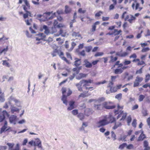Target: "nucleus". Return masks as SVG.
<instances>
[{
	"label": "nucleus",
	"mask_w": 150,
	"mask_h": 150,
	"mask_svg": "<svg viewBox=\"0 0 150 150\" xmlns=\"http://www.w3.org/2000/svg\"><path fill=\"white\" fill-rule=\"evenodd\" d=\"M117 107L118 109L117 110H115V113L116 115L120 113L117 117V119L122 117L120 119V120H123L125 118L127 115V113L126 112L124 113L123 111H121L120 110V109L122 110L123 108V106H120L119 104H118Z\"/></svg>",
	"instance_id": "f257e3e1"
},
{
	"label": "nucleus",
	"mask_w": 150,
	"mask_h": 150,
	"mask_svg": "<svg viewBox=\"0 0 150 150\" xmlns=\"http://www.w3.org/2000/svg\"><path fill=\"white\" fill-rule=\"evenodd\" d=\"M109 123L108 116L107 115L104 117L103 119H100L98 122L96 123L97 127H99L101 126L105 125Z\"/></svg>",
	"instance_id": "f03ea898"
},
{
	"label": "nucleus",
	"mask_w": 150,
	"mask_h": 150,
	"mask_svg": "<svg viewBox=\"0 0 150 150\" xmlns=\"http://www.w3.org/2000/svg\"><path fill=\"white\" fill-rule=\"evenodd\" d=\"M28 144L31 146H37L38 148H40L41 149H42V142L38 138H36L35 140H32L29 142Z\"/></svg>",
	"instance_id": "7ed1b4c3"
},
{
	"label": "nucleus",
	"mask_w": 150,
	"mask_h": 150,
	"mask_svg": "<svg viewBox=\"0 0 150 150\" xmlns=\"http://www.w3.org/2000/svg\"><path fill=\"white\" fill-rule=\"evenodd\" d=\"M140 15L139 13L135 14L134 16L130 14L127 15L125 18V21H127L130 23H132L135 22L136 17H137Z\"/></svg>",
	"instance_id": "20e7f679"
},
{
	"label": "nucleus",
	"mask_w": 150,
	"mask_h": 150,
	"mask_svg": "<svg viewBox=\"0 0 150 150\" xmlns=\"http://www.w3.org/2000/svg\"><path fill=\"white\" fill-rule=\"evenodd\" d=\"M52 12H47L46 13H44L43 15V16L39 14L37 16L38 18H41L42 16H43L44 17V19L41 18L40 20V21H45L46 20H48L49 19H52L53 18V17H50V15L52 13Z\"/></svg>",
	"instance_id": "39448f33"
},
{
	"label": "nucleus",
	"mask_w": 150,
	"mask_h": 150,
	"mask_svg": "<svg viewBox=\"0 0 150 150\" xmlns=\"http://www.w3.org/2000/svg\"><path fill=\"white\" fill-rule=\"evenodd\" d=\"M132 6L133 10H138L139 11H140L142 8V7H139V4L137 2L136 0H135L132 4Z\"/></svg>",
	"instance_id": "423d86ee"
},
{
	"label": "nucleus",
	"mask_w": 150,
	"mask_h": 150,
	"mask_svg": "<svg viewBox=\"0 0 150 150\" xmlns=\"http://www.w3.org/2000/svg\"><path fill=\"white\" fill-rule=\"evenodd\" d=\"M124 79H127V81H129L131 80H132L133 77V75H129V73L126 72H125L122 75Z\"/></svg>",
	"instance_id": "0eeeda50"
},
{
	"label": "nucleus",
	"mask_w": 150,
	"mask_h": 150,
	"mask_svg": "<svg viewBox=\"0 0 150 150\" xmlns=\"http://www.w3.org/2000/svg\"><path fill=\"white\" fill-rule=\"evenodd\" d=\"M2 115H0V122H2L5 119V117H9V115L6 110H4L1 112Z\"/></svg>",
	"instance_id": "6e6552de"
},
{
	"label": "nucleus",
	"mask_w": 150,
	"mask_h": 150,
	"mask_svg": "<svg viewBox=\"0 0 150 150\" xmlns=\"http://www.w3.org/2000/svg\"><path fill=\"white\" fill-rule=\"evenodd\" d=\"M112 103V102L108 103L106 102H105L103 103V107H104V108L107 109H113L115 107V106H110L109 105V104Z\"/></svg>",
	"instance_id": "1a4fd4ad"
},
{
	"label": "nucleus",
	"mask_w": 150,
	"mask_h": 150,
	"mask_svg": "<svg viewBox=\"0 0 150 150\" xmlns=\"http://www.w3.org/2000/svg\"><path fill=\"white\" fill-rule=\"evenodd\" d=\"M122 32V30H120L117 31V29H114L112 31L109 32L108 33L106 34V35H119L120 33Z\"/></svg>",
	"instance_id": "9d476101"
},
{
	"label": "nucleus",
	"mask_w": 150,
	"mask_h": 150,
	"mask_svg": "<svg viewBox=\"0 0 150 150\" xmlns=\"http://www.w3.org/2000/svg\"><path fill=\"white\" fill-rule=\"evenodd\" d=\"M23 8L24 10L26 12L24 14L23 17L24 18H25L28 17V16H31V13L29 11H28V9H29L28 7H26L25 6L23 5Z\"/></svg>",
	"instance_id": "9b49d317"
},
{
	"label": "nucleus",
	"mask_w": 150,
	"mask_h": 150,
	"mask_svg": "<svg viewBox=\"0 0 150 150\" xmlns=\"http://www.w3.org/2000/svg\"><path fill=\"white\" fill-rule=\"evenodd\" d=\"M87 81L86 80H81L79 83L76 84V86L77 87L79 91H82V89L81 87L82 84L83 82Z\"/></svg>",
	"instance_id": "f8f14e48"
},
{
	"label": "nucleus",
	"mask_w": 150,
	"mask_h": 150,
	"mask_svg": "<svg viewBox=\"0 0 150 150\" xmlns=\"http://www.w3.org/2000/svg\"><path fill=\"white\" fill-rule=\"evenodd\" d=\"M75 102L73 100H71L69 102V107L67 108V110H71L74 108V104Z\"/></svg>",
	"instance_id": "ddd939ff"
},
{
	"label": "nucleus",
	"mask_w": 150,
	"mask_h": 150,
	"mask_svg": "<svg viewBox=\"0 0 150 150\" xmlns=\"http://www.w3.org/2000/svg\"><path fill=\"white\" fill-rule=\"evenodd\" d=\"M7 122L6 121H5L4 122V125L1 127L0 132L1 133H2L4 131H7L9 129H7Z\"/></svg>",
	"instance_id": "4468645a"
},
{
	"label": "nucleus",
	"mask_w": 150,
	"mask_h": 150,
	"mask_svg": "<svg viewBox=\"0 0 150 150\" xmlns=\"http://www.w3.org/2000/svg\"><path fill=\"white\" fill-rule=\"evenodd\" d=\"M84 65L86 67L88 68H91L92 67V64L87 59H85L84 61Z\"/></svg>",
	"instance_id": "2eb2a0df"
},
{
	"label": "nucleus",
	"mask_w": 150,
	"mask_h": 150,
	"mask_svg": "<svg viewBox=\"0 0 150 150\" xmlns=\"http://www.w3.org/2000/svg\"><path fill=\"white\" fill-rule=\"evenodd\" d=\"M10 122L11 123L15 124L16 121V117L14 115H12L9 117Z\"/></svg>",
	"instance_id": "dca6fc26"
},
{
	"label": "nucleus",
	"mask_w": 150,
	"mask_h": 150,
	"mask_svg": "<svg viewBox=\"0 0 150 150\" xmlns=\"http://www.w3.org/2000/svg\"><path fill=\"white\" fill-rule=\"evenodd\" d=\"M105 98L103 97H102L99 98L98 100H96L93 99H90L89 100V102L91 103L93 101H95L96 103H100L101 102L103 101L104 100Z\"/></svg>",
	"instance_id": "f3484780"
},
{
	"label": "nucleus",
	"mask_w": 150,
	"mask_h": 150,
	"mask_svg": "<svg viewBox=\"0 0 150 150\" xmlns=\"http://www.w3.org/2000/svg\"><path fill=\"white\" fill-rule=\"evenodd\" d=\"M93 112L92 109L90 108H86L85 110L84 113L86 115L89 116Z\"/></svg>",
	"instance_id": "a211bd4d"
},
{
	"label": "nucleus",
	"mask_w": 150,
	"mask_h": 150,
	"mask_svg": "<svg viewBox=\"0 0 150 150\" xmlns=\"http://www.w3.org/2000/svg\"><path fill=\"white\" fill-rule=\"evenodd\" d=\"M65 31L64 30H63L61 28L59 31V34H54V35L56 37L60 35H61V36L63 37H65Z\"/></svg>",
	"instance_id": "6ab92c4d"
},
{
	"label": "nucleus",
	"mask_w": 150,
	"mask_h": 150,
	"mask_svg": "<svg viewBox=\"0 0 150 150\" xmlns=\"http://www.w3.org/2000/svg\"><path fill=\"white\" fill-rule=\"evenodd\" d=\"M144 150H150V147L149 146V143L146 141H144Z\"/></svg>",
	"instance_id": "aec40b11"
},
{
	"label": "nucleus",
	"mask_w": 150,
	"mask_h": 150,
	"mask_svg": "<svg viewBox=\"0 0 150 150\" xmlns=\"http://www.w3.org/2000/svg\"><path fill=\"white\" fill-rule=\"evenodd\" d=\"M61 100L63 101L64 104L66 105H67L68 101L67 100V96L65 95H62Z\"/></svg>",
	"instance_id": "412c9836"
},
{
	"label": "nucleus",
	"mask_w": 150,
	"mask_h": 150,
	"mask_svg": "<svg viewBox=\"0 0 150 150\" xmlns=\"http://www.w3.org/2000/svg\"><path fill=\"white\" fill-rule=\"evenodd\" d=\"M86 80L87 81V82H84L83 83H84L83 84V87H85V88L87 86H89V85L88 84V83H91L93 82V80H91V79H89L88 80Z\"/></svg>",
	"instance_id": "4be33fe9"
},
{
	"label": "nucleus",
	"mask_w": 150,
	"mask_h": 150,
	"mask_svg": "<svg viewBox=\"0 0 150 150\" xmlns=\"http://www.w3.org/2000/svg\"><path fill=\"white\" fill-rule=\"evenodd\" d=\"M86 75L83 73H80L76 77V79L78 80H80L81 79L86 77Z\"/></svg>",
	"instance_id": "5701e85b"
},
{
	"label": "nucleus",
	"mask_w": 150,
	"mask_h": 150,
	"mask_svg": "<svg viewBox=\"0 0 150 150\" xmlns=\"http://www.w3.org/2000/svg\"><path fill=\"white\" fill-rule=\"evenodd\" d=\"M60 51L58 50L57 49H54L51 53V55H52V57L56 56L57 54L58 55Z\"/></svg>",
	"instance_id": "b1692460"
},
{
	"label": "nucleus",
	"mask_w": 150,
	"mask_h": 150,
	"mask_svg": "<svg viewBox=\"0 0 150 150\" xmlns=\"http://www.w3.org/2000/svg\"><path fill=\"white\" fill-rule=\"evenodd\" d=\"M43 29L45 30V33L47 35H48L50 33H50V31L48 27L46 25H44L43 26Z\"/></svg>",
	"instance_id": "393cba45"
},
{
	"label": "nucleus",
	"mask_w": 150,
	"mask_h": 150,
	"mask_svg": "<svg viewBox=\"0 0 150 150\" xmlns=\"http://www.w3.org/2000/svg\"><path fill=\"white\" fill-rule=\"evenodd\" d=\"M58 55L62 59L66 62L67 61L66 58L64 56V53L60 51Z\"/></svg>",
	"instance_id": "a878e982"
},
{
	"label": "nucleus",
	"mask_w": 150,
	"mask_h": 150,
	"mask_svg": "<svg viewBox=\"0 0 150 150\" xmlns=\"http://www.w3.org/2000/svg\"><path fill=\"white\" fill-rule=\"evenodd\" d=\"M63 11L62 9H59L57 11V13H53V16L52 17L53 18L54 16H56L58 14H62L63 13Z\"/></svg>",
	"instance_id": "bb28decb"
},
{
	"label": "nucleus",
	"mask_w": 150,
	"mask_h": 150,
	"mask_svg": "<svg viewBox=\"0 0 150 150\" xmlns=\"http://www.w3.org/2000/svg\"><path fill=\"white\" fill-rule=\"evenodd\" d=\"M23 2H24L27 7H28L29 9L30 8V6L27 0H19V4H21Z\"/></svg>",
	"instance_id": "cd10ccee"
},
{
	"label": "nucleus",
	"mask_w": 150,
	"mask_h": 150,
	"mask_svg": "<svg viewBox=\"0 0 150 150\" xmlns=\"http://www.w3.org/2000/svg\"><path fill=\"white\" fill-rule=\"evenodd\" d=\"M71 11V9L68 6L66 5L65 6L64 12L66 13H70Z\"/></svg>",
	"instance_id": "c85d7f7f"
},
{
	"label": "nucleus",
	"mask_w": 150,
	"mask_h": 150,
	"mask_svg": "<svg viewBox=\"0 0 150 150\" xmlns=\"http://www.w3.org/2000/svg\"><path fill=\"white\" fill-rule=\"evenodd\" d=\"M8 76H3V79L4 80L5 79H7V81L8 82H10L13 80V78L12 76H11L8 78Z\"/></svg>",
	"instance_id": "c756f323"
},
{
	"label": "nucleus",
	"mask_w": 150,
	"mask_h": 150,
	"mask_svg": "<svg viewBox=\"0 0 150 150\" xmlns=\"http://www.w3.org/2000/svg\"><path fill=\"white\" fill-rule=\"evenodd\" d=\"M75 61L74 62V65L76 67L79 66L81 64V62L80 61V59L76 58L75 59Z\"/></svg>",
	"instance_id": "7c9ffc66"
},
{
	"label": "nucleus",
	"mask_w": 150,
	"mask_h": 150,
	"mask_svg": "<svg viewBox=\"0 0 150 150\" xmlns=\"http://www.w3.org/2000/svg\"><path fill=\"white\" fill-rule=\"evenodd\" d=\"M123 72L122 69L120 68H118L115 70L114 73L116 74H120Z\"/></svg>",
	"instance_id": "2f4dec72"
},
{
	"label": "nucleus",
	"mask_w": 150,
	"mask_h": 150,
	"mask_svg": "<svg viewBox=\"0 0 150 150\" xmlns=\"http://www.w3.org/2000/svg\"><path fill=\"white\" fill-rule=\"evenodd\" d=\"M72 35L73 37H81V38H82L81 35V34H79V32L76 33L75 32H73L72 34Z\"/></svg>",
	"instance_id": "473e14b6"
},
{
	"label": "nucleus",
	"mask_w": 150,
	"mask_h": 150,
	"mask_svg": "<svg viewBox=\"0 0 150 150\" xmlns=\"http://www.w3.org/2000/svg\"><path fill=\"white\" fill-rule=\"evenodd\" d=\"M121 123L120 122L115 123L114 126L112 128L114 129H115L118 127L121 126Z\"/></svg>",
	"instance_id": "72a5a7b5"
},
{
	"label": "nucleus",
	"mask_w": 150,
	"mask_h": 150,
	"mask_svg": "<svg viewBox=\"0 0 150 150\" xmlns=\"http://www.w3.org/2000/svg\"><path fill=\"white\" fill-rule=\"evenodd\" d=\"M2 62V65L3 66H5L7 67H9L10 66L9 63L7 61L4 60H3Z\"/></svg>",
	"instance_id": "f704fd0d"
},
{
	"label": "nucleus",
	"mask_w": 150,
	"mask_h": 150,
	"mask_svg": "<svg viewBox=\"0 0 150 150\" xmlns=\"http://www.w3.org/2000/svg\"><path fill=\"white\" fill-rule=\"evenodd\" d=\"M22 106L19 105V111H21V113L19 114V116L20 117H22L23 115L24 114L25 112V110L23 108H21Z\"/></svg>",
	"instance_id": "c9c22d12"
},
{
	"label": "nucleus",
	"mask_w": 150,
	"mask_h": 150,
	"mask_svg": "<svg viewBox=\"0 0 150 150\" xmlns=\"http://www.w3.org/2000/svg\"><path fill=\"white\" fill-rule=\"evenodd\" d=\"M110 123H112L115 121V119L111 116H108Z\"/></svg>",
	"instance_id": "e433bc0d"
},
{
	"label": "nucleus",
	"mask_w": 150,
	"mask_h": 150,
	"mask_svg": "<svg viewBox=\"0 0 150 150\" xmlns=\"http://www.w3.org/2000/svg\"><path fill=\"white\" fill-rule=\"evenodd\" d=\"M145 137L144 134H143V132H142V133L139 137L138 141L142 140Z\"/></svg>",
	"instance_id": "4c0bfd02"
},
{
	"label": "nucleus",
	"mask_w": 150,
	"mask_h": 150,
	"mask_svg": "<svg viewBox=\"0 0 150 150\" xmlns=\"http://www.w3.org/2000/svg\"><path fill=\"white\" fill-rule=\"evenodd\" d=\"M56 26H54L51 28V29L50 30V33L53 34L54 33L56 32L57 31V30L56 27Z\"/></svg>",
	"instance_id": "58836bf2"
},
{
	"label": "nucleus",
	"mask_w": 150,
	"mask_h": 150,
	"mask_svg": "<svg viewBox=\"0 0 150 150\" xmlns=\"http://www.w3.org/2000/svg\"><path fill=\"white\" fill-rule=\"evenodd\" d=\"M143 78L140 77L139 76H137L135 79L136 81L138 82L139 83L141 82L143 80Z\"/></svg>",
	"instance_id": "ea45409f"
},
{
	"label": "nucleus",
	"mask_w": 150,
	"mask_h": 150,
	"mask_svg": "<svg viewBox=\"0 0 150 150\" xmlns=\"http://www.w3.org/2000/svg\"><path fill=\"white\" fill-rule=\"evenodd\" d=\"M88 126L87 123L83 122L82 125V127L80 128V130H84L85 127Z\"/></svg>",
	"instance_id": "a19ab883"
},
{
	"label": "nucleus",
	"mask_w": 150,
	"mask_h": 150,
	"mask_svg": "<svg viewBox=\"0 0 150 150\" xmlns=\"http://www.w3.org/2000/svg\"><path fill=\"white\" fill-rule=\"evenodd\" d=\"M110 90L111 93L115 92L117 91V88L116 87H111Z\"/></svg>",
	"instance_id": "79ce46f5"
},
{
	"label": "nucleus",
	"mask_w": 150,
	"mask_h": 150,
	"mask_svg": "<svg viewBox=\"0 0 150 150\" xmlns=\"http://www.w3.org/2000/svg\"><path fill=\"white\" fill-rule=\"evenodd\" d=\"M145 97V96L143 95H140L139 96L138 98L139 101L140 102L142 101Z\"/></svg>",
	"instance_id": "37998d69"
},
{
	"label": "nucleus",
	"mask_w": 150,
	"mask_h": 150,
	"mask_svg": "<svg viewBox=\"0 0 150 150\" xmlns=\"http://www.w3.org/2000/svg\"><path fill=\"white\" fill-rule=\"evenodd\" d=\"M127 137V135H125L123 136L120 137L118 139V140L119 141H126L125 139Z\"/></svg>",
	"instance_id": "c03bdc74"
},
{
	"label": "nucleus",
	"mask_w": 150,
	"mask_h": 150,
	"mask_svg": "<svg viewBox=\"0 0 150 150\" xmlns=\"http://www.w3.org/2000/svg\"><path fill=\"white\" fill-rule=\"evenodd\" d=\"M122 95L121 93H119L115 97L116 99H117L118 100H120L122 97Z\"/></svg>",
	"instance_id": "a18cd8bd"
},
{
	"label": "nucleus",
	"mask_w": 150,
	"mask_h": 150,
	"mask_svg": "<svg viewBox=\"0 0 150 150\" xmlns=\"http://www.w3.org/2000/svg\"><path fill=\"white\" fill-rule=\"evenodd\" d=\"M80 68H74L73 69V71H74L75 72V74H77L79 73V71Z\"/></svg>",
	"instance_id": "49530a36"
},
{
	"label": "nucleus",
	"mask_w": 150,
	"mask_h": 150,
	"mask_svg": "<svg viewBox=\"0 0 150 150\" xmlns=\"http://www.w3.org/2000/svg\"><path fill=\"white\" fill-rule=\"evenodd\" d=\"M78 117L81 120H82L84 119V116L83 113H80L78 115Z\"/></svg>",
	"instance_id": "de8ad7c7"
},
{
	"label": "nucleus",
	"mask_w": 150,
	"mask_h": 150,
	"mask_svg": "<svg viewBox=\"0 0 150 150\" xmlns=\"http://www.w3.org/2000/svg\"><path fill=\"white\" fill-rule=\"evenodd\" d=\"M111 137L113 139V141H115L116 139V136L115 133L113 131H112L111 132Z\"/></svg>",
	"instance_id": "09e8293b"
},
{
	"label": "nucleus",
	"mask_w": 150,
	"mask_h": 150,
	"mask_svg": "<svg viewBox=\"0 0 150 150\" xmlns=\"http://www.w3.org/2000/svg\"><path fill=\"white\" fill-rule=\"evenodd\" d=\"M104 54V53L103 52H97L95 54V56L97 57L103 56Z\"/></svg>",
	"instance_id": "8fccbe9b"
},
{
	"label": "nucleus",
	"mask_w": 150,
	"mask_h": 150,
	"mask_svg": "<svg viewBox=\"0 0 150 150\" xmlns=\"http://www.w3.org/2000/svg\"><path fill=\"white\" fill-rule=\"evenodd\" d=\"M127 146V144L126 143H123L119 146V148L120 149H122Z\"/></svg>",
	"instance_id": "3c124183"
},
{
	"label": "nucleus",
	"mask_w": 150,
	"mask_h": 150,
	"mask_svg": "<svg viewBox=\"0 0 150 150\" xmlns=\"http://www.w3.org/2000/svg\"><path fill=\"white\" fill-rule=\"evenodd\" d=\"M38 35L42 39L45 38L46 37L45 35L43 33H39L38 34Z\"/></svg>",
	"instance_id": "603ef678"
},
{
	"label": "nucleus",
	"mask_w": 150,
	"mask_h": 150,
	"mask_svg": "<svg viewBox=\"0 0 150 150\" xmlns=\"http://www.w3.org/2000/svg\"><path fill=\"white\" fill-rule=\"evenodd\" d=\"M131 119H132L131 117L130 116L128 117L127 118V121L128 125H130V124L131 122Z\"/></svg>",
	"instance_id": "864d4df0"
},
{
	"label": "nucleus",
	"mask_w": 150,
	"mask_h": 150,
	"mask_svg": "<svg viewBox=\"0 0 150 150\" xmlns=\"http://www.w3.org/2000/svg\"><path fill=\"white\" fill-rule=\"evenodd\" d=\"M103 13V12L101 11H99L98 12L96 13L95 15V17H99L101 14Z\"/></svg>",
	"instance_id": "5fc2aeb1"
},
{
	"label": "nucleus",
	"mask_w": 150,
	"mask_h": 150,
	"mask_svg": "<svg viewBox=\"0 0 150 150\" xmlns=\"http://www.w3.org/2000/svg\"><path fill=\"white\" fill-rule=\"evenodd\" d=\"M25 22L26 24L28 25H31V23L32 22V20L31 19H30L29 20H28L27 21H25Z\"/></svg>",
	"instance_id": "6e6d98bb"
},
{
	"label": "nucleus",
	"mask_w": 150,
	"mask_h": 150,
	"mask_svg": "<svg viewBox=\"0 0 150 150\" xmlns=\"http://www.w3.org/2000/svg\"><path fill=\"white\" fill-rule=\"evenodd\" d=\"M26 121L24 119H21L19 120V124H23L26 123Z\"/></svg>",
	"instance_id": "4d7b16f0"
},
{
	"label": "nucleus",
	"mask_w": 150,
	"mask_h": 150,
	"mask_svg": "<svg viewBox=\"0 0 150 150\" xmlns=\"http://www.w3.org/2000/svg\"><path fill=\"white\" fill-rule=\"evenodd\" d=\"M88 95H86V93H82L80 95H79L78 96V97L79 98H80V97H83L84 98L88 96Z\"/></svg>",
	"instance_id": "13d9d810"
},
{
	"label": "nucleus",
	"mask_w": 150,
	"mask_h": 150,
	"mask_svg": "<svg viewBox=\"0 0 150 150\" xmlns=\"http://www.w3.org/2000/svg\"><path fill=\"white\" fill-rule=\"evenodd\" d=\"M110 58L111 59V61L112 62H114L116 61L117 59V57H115L114 58H113V56H111L110 57Z\"/></svg>",
	"instance_id": "bf43d9fd"
},
{
	"label": "nucleus",
	"mask_w": 150,
	"mask_h": 150,
	"mask_svg": "<svg viewBox=\"0 0 150 150\" xmlns=\"http://www.w3.org/2000/svg\"><path fill=\"white\" fill-rule=\"evenodd\" d=\"M139 84V83L137 81H136L135 80V81L134 83L133 87H136L138 86Z\"/></svg>",
	"instance_id": "052dcab7"
},
{
	"label": "nucleus",
	"mask_w": 150,
	"mask_h": 150,
	"mask_svg": "<svg viewBox=\"0 0 150 150\" xmlns=\"http://www.w3.org/2000/svg\"><path fill=\"white\" fill-rule=\"evenodd\" d=\"M5 100V99L4 98L3 95L2 94L0 96V102H3Z\"/></svg>",
	"instance_id": "680f3d73"
},
{
	"label": "nucleus",
	"mask_w": 150,
	"mask_h": 150,
	"mask_svg": "<svg viewBox=\"0 0 150 150\" xmlns=\"http://www.w3.org/2000/svg\"><path fill=\"white\" fill-rule=\"evenodd\" d=\"M137 120L136 119H134L132 123V125L134 127H136V122Z\"/></svg>",
	"instance_id": "e2e57ef3"
},
{
	"label": "nucleus",
	"mask_w": 150,
	"mask_h": 150,
	"mask_svg": "<svg viewBox=\"0 0 150 150\" xmlns=\"http://www.w3.org/2000/svg\"><path fill=\"white\" fill-rule=\"evenodd\" d=\"M150 77V75L149 74H148L146 75V78L145 79V82H147L149 79Z\"/></svg>",
	"instance_id": "0e129e2a"
},
{
	"label": "nucleus",
	"mask_w": 150,
	"mask_h": 150,
	"mask_svg": "<svg viewBox=\"0 0 150 150\" xmlns=\"http://www.w3.org/2000/svg\"><path fill=\"white\" fill-rule=\"evenodd\" d=\"M149 48L148 47H146L145 48H143L142 50V52H147L149 50Z\"/></svg>",
	"instance_id": "69168bd1"
},
{
	"label": "nucleus",
	"mask_w": 150,
	"mask_h": 150,
	"mask_svg": "<svg viewBox=\"0 0 150 150\" xmlns=\"http://www.w3.org/2000/svg\"><path fill=\"white\" fill-rule=\"evenodd\" d=\"M72 113L74 115H76L78 113V111L77 110H74L72 111Z\"/></svg>",
	"instance_id": "338daca9"
},
{
	"label": "nucleus",
	"mask_w": 150,
	"mask_h": 150,
	"mask_svg": "<svg viewBox=\"0 0 150 150\" xmlns=\"http://www.w3.org/2000/svg\"><path fill=\"white\" fill-rule=\"evenodd\" d=\"M131 63V61L129 60H125L123 62V64L125 65H128L130 64Z\"/></svg>",
	"instance_id": "774afa93"
}]
</instances>
